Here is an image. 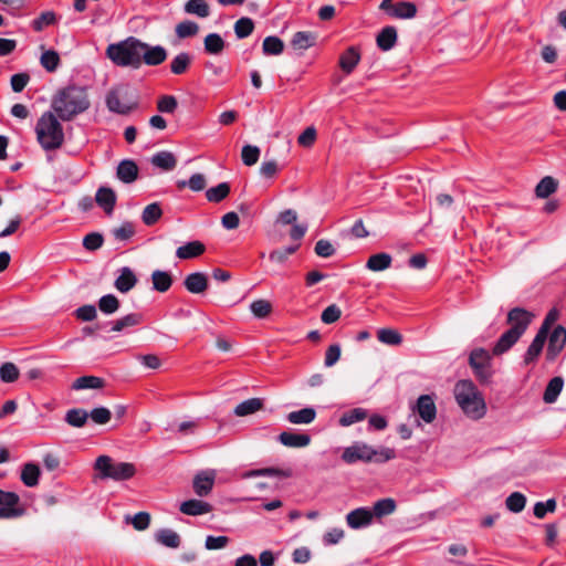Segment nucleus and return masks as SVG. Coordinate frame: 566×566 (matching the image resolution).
I'll return each instance as SVG.
<instances>
[{
	"instance_id": "nucleus-19",
	"label": "nucleus",
	"mask_w": 566,
	"mask_h": 566,
	"mask_svg": "<svg viewBox=\"0 0 566 566\" xmlns=\"http://www.w3.org/2000/svg\"><path fill=\"white\" fill-rule=\"evenodd\" d=\"M95 201L107 214H111L116 203V195L113 189L101 187L96 191Z\"/></svg>"
},
{
	"instance_id": "nucleus-15",
	"label": "nucleus",
	"mask_w": 566,
	"mask_h": 566,
	"mask_svg": "<svg viewBox=\"0 0 566 566\" xmlns=\"http://www.w3.org/2000/svg\"><path fill=\"white\" fill-rule=\"evenodd\" d=\"M180 512L189 516H198L210 513L212 511L211 504L208 502L191 499L180 504Z\"/></svg>"
},
{
	"instance_id": "nucleus-64",
	"label": "nucleus",
	"mask_w": 566,
	"mask_h": 566,
	"mask_svg": "<svg viewBox=\"0 0 566 566\" xmlns=\"http://www.w3.org/2000/svg\"><path fill=\"white\" fill-rule=\"evenodd\" d=\"M112 232L116 240L126 241L134 235L135 229L133 223L124 222L120 227L115 228Z\"/></svg>"
},
{
	"instance_id": "nucleus-51",
	"label": "nucleus",
	"mask_w": 566,
	"mask_h": 566,
	"mask_svg": "<svg viewBox=\"0 0 566 566\" xmlns=\"http://www.w3.org/2000/svg\"><path fill=\"white\" fill-rule=\"evenodd\" d=\"M254 30V22L252 19L243 17L234 23V33L238 39L249 36Z\"/></svg>"
},
{
	"instance_id": "nucleus-58",
	"label": "nucleus",
	"mask_w": 566,
	"mask_h": 566,
	"mask_svg": "<svg viewBox=\"0 0 566 566\" xmlns=\"http://www.w3.org/2000/svg\"><path fill=\"white\" fill-rule=\"evenodd\" d=\"M250 310L255 317L264 318L271 313L272 305L266 300H256L251 303Z\"/></svg>"
},
{
	"instance_id": "nucleus-37",
	"label": "nucleus",
	"mask_w": 566,
	"mask_h": 566,
	"mask_svg": "<svg viewBox=\"0 0 566 566\" xmlns=\"http://www.w3.org/2000/svg\"><path fill=\"white\" fill-rule=\"evenodd\" d=\"M205 50L209 54H220L224 46V40L218 33H209L203 40Z\"/></svg>"
},
{
	"instance_id": "nucleus-9",
	"label": "nucleus",
	"mask_w": 566,
	"mask_h": 566,
	"mask_svg": "<svg viewBox=\"0 0 566 566\" xmlns=\"http://www.w3.org/2000/svg\"><path fill=\"white\" fill-rule=\"evenodd\" d=\"M144 49L140 52V65L145 63L148 66H157L167 59V51L161 45H149L143 42Z\"/></svg>"
},
{
	"instance_id": "nucleus-50",
	"label": "nucleus",
	"mask_w": 566,
	"mask_h": 566,
	"mask_svg": "<svg viewBox=\"0 0 566 566\" xmlns=\"http://www.w3.org/2000/svg\"><path fill=\"white\" fill-rule=\"evenodd\" d=\"M367 417V411L363 408H355L342 415L339 418V424L348 427L358 421L364 420Z\"/></svg>"
},
{
	"instance_id": "nucleus-7",
	"label": "nucleus",
	"mask_w": 566,
	"mask_h": 566,
	"mask_svg": "<svg viewBox=\"0 0 566 566\" xmlns=\"http://www.w3.org/2000/svg\"><path fill=\"white\" fill-rule=\"evenodd\" d=\"M105 102L109 112L119 115L129 114L138 104L133 90L125 84L117 85L109 90Z\"/></svg>"
},
{
	"instance_id": "nucleus-8",
	"label": "nucleus",
	"mask_w": 566,
	"mask_h": 566,
	"mask_svg": "<svg viewBox=\"0 0 566 566\" xmlns=\"http://www.w3.org/2000/svg\"><path fill=\"white\" fill-rule=\"evenodd\" d=\"M469 364L474 370L475 376L482 382H488L492 375L491 356L488 350L483 348H475L471 352Z\"/></svg>"
},
{
	"instance_id": "nucleus-17",
	"label": "nucleus",
	"mask_w": 566,
	"mask_h": 566,
	"mask_svg": "<svg viewBox=\"0 0 566 566\" xmlns=\"http://www.w3.org/2000/svg\"><path fill=\"white\" fill-rule=\"evenodd\" d=\"M279 441L289 448H304L311 443V437L306 433L283 431L277 437Z\"/></svg>"
},
{
	"instance_id": "nucleus-26",
	"label": "nucleus",
	"mask_w": 566,
	"mask_h": 566,
	"mask_svg": "<svg viewBox=\"0 0 566 566\" xmlns=\"http://www.w3.org/2000/svg\"><path fill=\"white\" fill-rule=\"evenodd\" d=\"M316 411L314 408L306 407L287 413L286 419L293 424H308L315 420Z\"/></svg>"
},
{
	"instance_id": "nucleus-57",
	"label": "nucleus",
	"mask_w": 566,
	"mask_h": 566,
	"mask_svg": "<svg viewBox=\"0 0 566 566\" xmlns=\"http://www.w3.org/2000/svg\"><path fill=\"white\" fill-rule=\"evenodd\" d=\"M199 25L192 21H182L176 27V34L180 39L193 36L198 33Z\"/></svg>"
},
{
	"instance_id": "nucleus-48",
	"label": "nucleus",
	"mask_w": 566,
	"mask_h": 566,
	"mask_svg": "<svg viewBox=\"0 0 566 566\" xmlns=\"http://www.w3.org/2000/svg\"><path fill=\"white\" fill-rule=\"evenodd\" d=\"M230 193V186L228 182H221L216 187H211L206 191L207 200L210 202H220Z\"/></svg>"
},
{
	"instance_id": "nucleus-34",
	"label": "nucleus",
	"mask_w": 566,
	"mask_h": 566,
	"mask_svg": "<svg viewBox=\"0 0 566 566\" xmlns=\"http://www.w3.org/2000/svg\"><path fill=\"white\" fill-rule=\"evenodd\" d=\"M391 265V256L388 253H377L369 256L366 268L374 272L388 269Z\"/></svg>"
},
{
	"instance_id": "nucleus-31",
	"label": "nucleus",
	"mask_w": 566,
	"mask_h": 566,
	"mask_svg": "<svg viewBox=\"0 0 566 566\" xmlns=\"http://www.w3.org/2000/svg\"><path fill=\"white\" fill-rule=\"evenodd\" d=\"M151 283L154 290L160 293L167 292L172 284L171 274L167 271L155 270L151 273Z\"/></svg>"
},
{
	"instance_id": "nucleus-13",
	"label": "nucleus",
	"mask_w": 566,
	"mask_h": 566,
	"mask_svg": "<svg viewBox=\"0 0 566 566\" xmlns=\"http://www.w3.org/2000/svg\"><path fill=\"white\" fill-rule=\"evenodd\" d=\"M216 479L213 470L199 472L193 479V491L198 496H207L211 493Z\"/></svg>"
},
{
	"instance_id": "nucleus-3",
	"label": "nucleus",
	"mask_w": 566,
	"mask_h": 566,
	"mask_svg": "<svg viewBox=\"0 0 566 566\" xmlns=\"http://www.w3.org/2000/svg\"><path fill=\"white\" fill-rule=\"evenodd\" d=\"M54 112H44L36 122V140L44 150L59 149L64 143V130Z\"/></svg>"
},
{
	"instance_id": "nucleus-25",
	"label": "nucleus",
	"mask_w": 566,
	"mask_h": 566,
	"mask_svg": "<svg viewBox=\"0 0 566 566\" xmlns=\"http://www.w3.org/2000/svg\"><path fill=\"white\" fill-rule=\"evenodd\" d=\"M136 275L129 268L125 266L120 270V274L115 280L114 285L119 292L127 293L136 285Z\"/></svg>"
},
{
	"instance_id": "nucleus-40",
	"label": "nucleus",
	"mask_w": 566,
	"mask_h": 566,
	"mask_svg": "<svg viewBox=\"0 0 566 566\" xmlns=\"http://www.w3.org/2000/svg\"><path fill=\"white\" fill-rule=\"evenodd\" d=\"M377 338L380 343L389 346H398L402 343L401 334L394 328H380L377 332Z\"/></svg>"
},
{
	"instance_id": "nucleus-41",
	"label": "nucleus",
	"mask_w": 566,
	"mask_h": 566,
	"mask_svg": "<svg viewBox=\"0 0 566 566\" xmlns=\"http://www.w3.org/2000/svg\"><path fill=\"white\" fill-rule=\"evenodd\" d=\"M396 510V502L392 500V499H382V500H379L377 501L374 506H373V514H374V517H382V516H387V515H390L395 512Z\"/></svg>"
},
{
	"instance_id": "nucleus-45",
	"label": "nucleus",
	"mask_w": 566,
	"mask_h": 566,
	"mask_svg": "<svg viewBox=\"0 0 566 566\" xmlns=\"http://www.w3.org/2000/svg\"><path fill=\"white\" fill-rule=\"evenodd\" d=\"M262 50L265 55H279L284 50L283 41L274 35L266 36L262 43Z\"/></svg>"
},
{
	"instance_id": "nucleus-36",
	"label": "nucleus",
	"mask_w": 566,
	"mask_h": 566,
	"mask_svg": "<svg viewBox=\"0 0 566 566\" xmlns=\"http://www.w3.org/2000/svg\"><path fill=\"white\" fill-rule=\"evenodd\" d=\"M103 387L104 380L96 376H82L77 378L72 385V389L74 390L99 389Z\"/></svg>"
},
{
	"instance_id": "nucleus-18",
	"label": "nucleus",
	"mask_w": 566,
	"mask_h": 566,
	"mask_svg": "<svg viewBox=\"0 0 566 566\" xmlns=\"http://www.w3.org/2000/svg\"><path fill=\"white\" fill-rule=\"evenodd\" d=\"M116 176L124 184H132L138 177V166L134 160H122L117 166Z\"/></svg>"
},
{
	"instance_id": "nucleus-55",
	"label": "nucleus",
	"mask_w": 566,
	"mask_h": 566,
	"mask_svg": "<svg viewBox=\"0 0 566 566\" xmlns=\"http://www.w3.org/2000/svg\"><path fill=\"white\" fill-rule=\"evenodd\" d=\"M40 62L48 72H54L59 66L60 56L55 51L48 50L42 53Z\"/></svg>"
},
{
	"instance_id": "nucleus-30",
	"label": "nucleus",
	"mask_w": 566,
	"mask_h": 566,
	"mask_svg": "<svg viewBox=\"0 0 566 566\" xmlns=\"http://www.w3.org/2000/svg\"><path fill=\"white\" fill-rule=\"evenodd\" d=\"M192 60V55L188 52L178 53L170 62V72L175 75L186 73L191 65Z\"/></svg>"
},
{
	"instance_id": "nucleus-22",
	"label": "nucleus",
	"mask_w": 566,
	"mask_h": 566,
	"mask_svg": "<svg viewBox=\"0 0 566 566\" xmlns=\"http://www.w3.org/2000/svg\"><path fill=\"white\" fill-rule=\"evenodd\" d=\"M521 338L517 332L507 329L493 347V355L499 356L506 353Z\"/></svg>"
},
{
	"instance_id": "nucleus-52",
	"label": "nucleus",
	"mask_w": 566,
	"mask_h": 566,
	"mask_svg": "<svg viewBox=\"0 0 566 566\" xmlns=\"http://www.w3.org/2000/svg\"><path fill=\"white\" fill-rule=\"evenodd\" d=\"M526 504V497L520 492H513L505 501V505L509 511L513 513H520L524 510Z\"/></svg>"
},
{
	"instance_id": "nucleus-49",
	"label": "nucleus",
	"mask_w": 566,
	"mask_h": 566,
	"mask_svg": "<svg viewBox=\"0 0 566 566\" xmlns=\"http://www.w3.org/2000/svg\"><path fill=\"white\" fill-rule=\"evenodd\" d=\"M206 178L202 174H193L189 180L177 181V188L184 189L189 187L192 191H201L206 188Z\"/></svg>"
},
{
	"instance_id": "nucleus-46",
	"label": "nucleus",
	"mask_w": 566,
	"mask_h": 566,
	"mask_svg": "<svg viewBox=\"0 0 566 566\" xmlns=\"http://www.w3.org/2000/svg\"><path fill=\"white\" fill-rule=\"evenodd\" d=\"M88 418V412L84 409H70L65 415V421L75 428H82Z\"/></svg>"
},
{
	"instance_id": "nucleus-43",
	"label": "nucleus",
	"mask_w": 566,
	"mask_h": 566,
	"mask_svg": "<svg viewBox=\"0 0 566 566\" xmlns=\"http://www.w3.org/2000/svg\"><path fill=\"white\" fill-rule=\"evenodd\" d=\"M185 11L200 18H207L210 14V8L205 0H189L185 4Z\"/></svg>"
},
{
	"instance_id": "nucleus-20",
	"label": "nucleus",
	"mask_w": 566,
	"mask_h": 566,
	"mask_svg": "<svg viewBox=\"0 0 566 566\" xmlns=\"http://www.w3.org/2000/svg\"><path fill=\"white\" fill-rule=\"evenodd\" d=\"M360 61V53L355 46L348 48L339 56V67L346 74H350Z\"/></svg>"
},
{
	"instance_id": "nucleus-59",
	"label": "nucleus",
	"mask_w": 566,
	"mask_h": 566,
	"mask_svg": "<svg viewBox=\"0 0 566 566\" xmlns=\"http://www.w3.org/2000/svg\"><path fill=\"white\" fill-rule=\"evenodd\" d=\"M177 106H178L177 98L172 95H163L157 101V109L160 113L172 114L177 109Z\"/></svg>"
},
{
	"instance_id": "nucleus-4",
	"label": "nucleus",
	"mask_w": 566,
	"mask_h": 566,
	"mask_svg": "<svg viewBox=\"0 0 566 566\" xmlns=\"http://www.w3.org/2000/svg\"><path fill=\"white\" fill-rule=\"evenodd\" d=\"M144 49L143 41L135 36H128L106 48V56L117 66L140 67V52Z\"/></svg>"
},
{
	"instance_id": "nucleus-53",
	"label": "nucleus",
	"mask_w": 566,
	"mask_h": 566,
	"mask_svg": "<svg viewBox=\"0 0 566 566\" xmlns=\"http://www.w3.org/2000/svg\"><path fill=\"white\" fill-rule=\"evenodd\" d=\"M98 308L104 314H113L119 308V301L115 295L106 294L99 298Z\"/></svg>"
},
{
	"instance_id": "nucleus-29",
	"label": "nucleus",
	"mask_w": 566,
	"mask_h": 566,
	"mask_svg": "<svg viewBox=\"0 0 566 566\" xmlns=\"http://www.w3.org/2000/svg\"><path fill=\"white\" fill-rule=\"evenodd\" d=\"M262 408H263V399L250 398L248 400L240 402L234 408L233 412L238 417H245V416L253 415V413L260 411Z\"/></svg>"
},
{
	"instance_id": "nucleus-10",
	"label": "nucleus",
	"mask_w": 566,
	"mask_h": 566,
	"mask_svg": "<svg viewBox=\"0 0 566 566\" xmlns=\"http://www.w3.org/2000/svg\"><path fill=\"white\" fill-rule=\"evenodd\" d=\"M566 345V329L558 325L556 326L549 335L548 338V347L546 350L547 360H555L559 353Z\"/></svg>"
},
{
	"instance_id": "nucleus-27",
	"label": "nucleus",
	"mask_w": 566,
	"mask_h": 566,
	"mask_svg": "<svg viewBox=\"0 0 566 566\" xmlns=\"http://www.w3.org/2000/svg\"><path fill=\"white\" fill-rule=\"evenodd\" d=\"M376 42L380 50H391L397 42V30L394 27H385L377 35Z\"/></svg>"
},
{
	"instance_id": "nucleus-21",
	"label": "nucleus",
	"mask_w": 566,
	"mask_h": 566,
	"mask_svg": "<svg viewBox=\"0 0 566 566\" xmlns=\"http://www.w3.org/2000/svg\"><path fill=\"white\" fill-rule=\"evenodd\" d=\"M206 250V247L200 241H191L176 250V256L180 260L195 259L201 255Z\"/></svg>"
},
{
	"instance_id": "nucleus-1",
	"label": "nucleus",
	"mask_w": 566,
	"mask_h": 566,
	"mask_svg": "<svg viewBox=\"0 0 566 566\" xmlns=\"http://www.w3.org/2000/svg\"><path fill=\"white\" fill-rule=\"evenodd\" d=\"M90 106L87 90L76 85L60 90L51 102V108L64 122L72 120L78 114L86 112Z\"/></svg>"
},
{
	"instance_id": "nucleus-28",
	"label": "nucleus",
	"mask_w": 566,
	"mask_h": 566,
	"mask_svg": "<svg viewBox=\"0 0 566 566\" xmlns=\"http://www.w3.org/2000/svg\"><path fill=\"white\" fill-rule=\"evenodd\" d=\"M41 471L39 465L30 462L25 463L21 470V481L28 488H34L39 484Z\"/></svg>"
},
{
	"instance_id": "nucleus-24",
	"label": "nucleus",
	"mask_w": 566,
	"mask_h": 566,
	"mask_svg": "<svg viewBox=\"0 0 566 566\" xmlns=\"http://www.w3.org/2000/svg\"><path fill=\"white\" fill-rule=\"evenodd\" d=\"M150 163L164 171H170L176 167L177 158L172 153L163 150L153 155Z\"/></svg>"
},
{
	"instance_id": "nucleus-33",
	"label": "nucleus",
	"mask_w": 566,
	"mask_h": 566,
	"mask_svg": "<svg viewBox=\"0 0 566 566\" xmlns=\"http://www.w3.org/2000/svg\"><path fill=\"white\" fill-rule=\"evenodd\" d=\"M564 386L562 377H554L549 380L543 395V400L546 403H553L557 400Z\"/></svg>"
},
{
	"instance_id": "nucleus-23",
	"label": "nucleus",
	"mask_w": 566,
	"mask_h": 566,
	"mask_svg": "<svg viewBox=\"0 0 566 566\" xmlns=\"http://www.w3.org/2000/svg\"><path fill=\"white\" fill-rule=\"evenodd\" d=\"M547 336L544 335V331H538L535 335L534 339L532 340L531 345L528 346L525 356H524V363L526 365L535 361L539 354L543 350L544 344L546 342Z\"/></svg>"
},
{
	"instance_id": "nucleus-61",
	"label": "nucleus",
	"mask_w": 566,
	"mask_h": 566,
	"mask_svg": "<svg viewBox=\"0 0 566 566\" xmlns=\"http://www.w3.org/2000/svg\"><path fill=\"white\" fill-rule=\"evenodd\" d=\"M555 499H548L545 502H536L534 505V515L537 518H544L547 513H553L556 510Z\"/></svg>"
},
{
	"instance_id": "nucleus-16",
	"label": "nucleus",
	"mask_w": 566,
	"mask_h": 566,
	"mask_svg": "<svg viewBox=\"0 0 566 566\" xmlns=\"http://www.w3.org/2000/svg\"><path fill=\"white\" fill-rule=\"evenodd\" d=\"M184 285L190 293H203L208 287V276L202 272L190 273L185 277Z\"/></svg>"
},
{
	"instance_id": "nucleus-2",
	"label": "nucleus",
	"mask_w": 566,
	"mask_h": 566,
	"mask_svg": "<svg viewBox=\"0 0 566 566\" xmlns=\"http://www.w3.org/2000/svg\"><path fill=\"white\" fill-rule=\"evenodd\" d=\"M454 398L461 410L471 419L479 420L486 413L482 394L471 380H459L454 386Z\"/></svg>"
},
{
	"instance_id": "nucleus-32",
	"label": "nucleus",
	"mask_w": 566,
	"mask_h": 566,
	"mask_svg": "<svg viewBox=\"0 0 566 566\" xmlns=\"http://www.w3.org/2000/svg\"><path fill=\"white\" fill-rule=\"evenodd\" d=\"M156 541L169 548H177L180 545V536L170 528L159 530L155 535Z\"/></svg>"
},
{
	"instance_id": "nucleus-39",
	"label": "nucleus",
	"mask_w": 566,
	"mask_h": 566,
	"mask_svg": "<svg viewBox=\"0 0 566 566\" xmlns=\"http://www.w3.org/2000/svg\"><path fill=\"white\" fill-rule=\"evenodd\" d=\"M315 43V36L305 31H298L296 32L291 41L292 46L295 50L305 51L308 48L313 46Z\"/></svg>"
},
{
	"instance_id": "nucleus-47",
	"label": "nucleus",
	"mask_w": 566,
	"mask_h": 566,
	"mask_svg": "<svg viewBox=\"0 0 566 566\" xmlns=\"http://www.w3.org/2000/svg\"><path fill=\"white\" fill-rule=\"evenodd\" d=\"M557 189V181L553 177H544L536 186L535 192L538 198H547Z\"/></svg>"
},
{
	"instance_id": "nucleus-38",
	"label": "nucleus",
	"mask_w": 566,
	"mask_h": 566,
	"mask_svg": "<svg viewBox=\"0 0 566 566\" xmlns=\"http://www.w3.org/2000/svg\"><path fill=\"white\" fill-rule=\"evenodd\" d=\"M417 14V7L409 1H400L392 8L391 17L397 19H411Z\"/></svg>"
},
{
	"instance_id": "nucleus-60",
	"label": "nucleus",
	"mask_w": 566,
	"mask_h": 566,
	"mask_svg": "<svg viewBox=\"0 0 566 566\" xmlns=\"http://www.w3.org/2000/svg\"><path fill=\"white\" fill-rule=\"evenodd\" d=\"M0 378L3 382H13L19 378V369L13 363H4L0 367Z\"/></svg>"
},
{
	"instance_id": "nucleus-12",
	"label": "nucleus",
	"mask_w": 566,
	"mask_h": 566,
	"mask_svg": "<svg viewBox=\"0 0 566 566\" xmlns=\"http://www.w3.org/2000/svg\"><path fill=\"white\" fill-rule=\"evenodd\" d=\"M374 514L368 507H358L346 515L347 525L353 530L366 527L373 523Z\"/></svg>"
},
{
	"instance_id": "nucleus-5",
	"label": "nucleus",
	"mask_w": 566,
	"mask_h": 566,
	"mask_svg": "<svg viewBox=\"0 0 566 566\" xmlns=\"http://www.w3.org/2000/svg\"><path fill=\"white\" fill-rule=\"evenodd\" d=\"M396 458V451L388 447H380L375 449L366 442H354L352 446L344 449L342 460L345 463L353 464L358 461L385 463Z\"/></svg>"
},
{
	"instance_id": "nucleus-14",
	"label": "nucleus",
	"mask_w": 566,
	"mask_h": 566,
	"mask_svg": "<svg viewBox=\"0 0 566 566\" xmlns=\"http://www.w3.org/2000/svg\"><path fill=\"white\" fill-rule=\"evenodd\" d=\"M416 409H417L418 415L424 422L431 423L436 419L437 408H436L434 400L431 396H429V395L420 396L417 400Z\"/></svg>"
},
{
	"instance_id": "nucleus-6",
	"label": "nucleus",
	"mask_w": 566,
	"mask_h": 566,
	"mask_svg": "<svg viewBox=\"0 0 566 566\" xmlns=\"http://www.w3.org/2000/svg\"><path fill=\"white\" fill-rule=\"evenodd\" d=\"M97 478L102 480L125 481L136 474V468L129 462L114 461L108 455H99L94 463Z\"/></svg>"
},
{
	"instance_id": "nucleus-35",
	"label": "nucleus",
	"mask_w": 566,
	"mask_h": 566,
	"mask_svg": "<svg viewBox=\"0 0 566 566\" xmlns=\"http://www.w3.org/2000/svg\"><path fill=\"white\" fill-rule=\"evenodd\" d=\"M143 322V315L139 313L127 314L113 323V332H122L128 327H134Z\"/></svg>"
},
{
	"instance_id": "nucleus-63",
	"label": "nucleus",
	"mask_w": 566,
	"mask_h": 566,
	"mask_svg": "<svg viewBox=\"0 0 566 566\" xmlns=\"http://www.w3.org/2000/svg\"><path fill=\"white\" fill-rule=\"evenodd\" d=\"M126 521L132 523L137 531H144L149 526L150 515L146 512H139L134 516H126Z\"/></svg>"
},
{
	"instance_id": "nucleus-44",
	"label": "nucleus",
	"mask_w": 566,
	"mask_h": 566,
	"mask_svg": "<svg viewBox=\"0 0 566 566\" xmlns=\"http://www.w3.org/2000/svg\"><path fill=\"white\" fill-rule=\"evenodd\" d=\"M292 475V471L290 469H277V468H264L259 470H252L244 474V478L252 476H281V478H290Z\"/></svg>"
},
{
	"instance_id": "nucleus-11",
	"label": "nucleus",
	"mask_w": 566,
	"mask_h": 566,
	"mask_svg": "<svg viewBox=\"0 0 566 566\" xmlns=\"http://www.w3.org/2000/svg\"><path fill=\"white\" fill-rule=\"evenodd\" d=\"M533 315L522 307H514L507 314V323L512 331L523 335L532 322Z\"/></svg>"
},
{
	"instance_id": "nucleus-56",
	"label": "nucleus",
	"mask_w": 566,
	"mask_h": 566,
	"mask_svg": "<svg viewBox=\"0 0 566 566\" xmlns=\"http://www.w3.org/2000/svg\"><path fill=\"white\" fill-rule=\"evenodd\" d=\"M260 148L253 145H245L242 147L241 158L244 165L253 166L258 163L260 157Z\"/></svg>"
},
{
	"instance_id": "nucleus-54",
	"label": "nucleus",
	"mask_w": 566,
	"mask_h": 566,
	"mask_svg": "<svg viewBox=\"0 0 566 566\" xmlns=\"http://www.w3.org/2000/svg\"><path fill=\"white\" fill-rule=\"evenodd\" d=\"M56 22V15L53 11H44L36 19L32 21V28L34 31L40 32L45 27L54 24Z\"/></svg>"
},
{
	"instance_id": "nucleus-42",
	"label": "nucleus",
	"mask_w": 566,
	"mask_h": 566,
	"mask_svg": "<svg viewBox=\"0 0 566 566\" xmlns=\"http://www.w3.org/2000/svg\"><path fill=\"white\" fill-rule=\"evenodd\" d=\"M163 216V210L158 202L146 206L142 213V220L146 226L155 224Z\"/></svg>"
},
{
	"instance_id": "nucleus-62",
	"label": "nucleus",
	"mask_w": 566,
	"mask_h": 566,
	"mask_svg": "<svg viewBox=\"0 0 566 566\" xmlns=\"http://www.w3.org/2000/svg\"><path fill=\"white\" fill-rule=\"evenodd\" d=\"M88 417L96 424H106L112 418V412L106 407H97V408H94L88 413Z\"/></svg>"
}]
</instances>
